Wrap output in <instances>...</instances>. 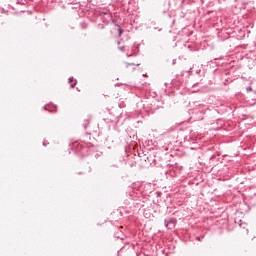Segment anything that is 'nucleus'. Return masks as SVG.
<instances>
[{"label": "nucleus", "mask_w": 256, "mask_h": 256, "mask_svg": "<svg viewBox=\"0 0 256 256\" xmlns=\"http://www.w3.org/2000/svg\"><path fill=\"white\" fill-rule=\"evenodd\" d=\"M169 225H171L172 227H175V224L173 222H170V223L166 224V227L168 229H171V226H169Z\"/></svg>", "instance_id": "nucleus-2"}, {"label": "nucleus", "mask_w": 256, "mask_h": 256, "mask_svg": "<svg viewBox=\"0 0 256 256\" xmlns=\"http://www.w3.org/2000/svg\"><path fill=\"white\" fill-rule=\"evenodd\" d=\"M121 33H123V32L121 31V29H119V35H121Z\"/></svg>", "instance_id": "nucleus-4"}, {"label": "nucleus", "mask_w": 256, "mask_h": 256, "mask_svg": "<svg viewBox=\"0 0 256 256\" xmlns=\"http://www.w3.org/2000/svg\"><path fill=\"white\" fill-rule=\"evenodd\" d=\"M69 83L71 84V87L73 89V87H75V85H77V80H74L73 78H69Z\"/></svg>", "instance_id": "nucleus-1"}, {"label": "nucleus", "mask_w": 256, "mask_h": 256, "mask_svg": "<svg viewBox=\"0 0 256 256\" xmlns=\"http://www.w3.org/2000/svg\"><path fill=\"white\" fill-rule=\"evenodd\" d=\"M250 239L253 241V239H256V236L255 235H251Z\"/></svg>", "instance_id": "nucleus-3"}]
</instances>
